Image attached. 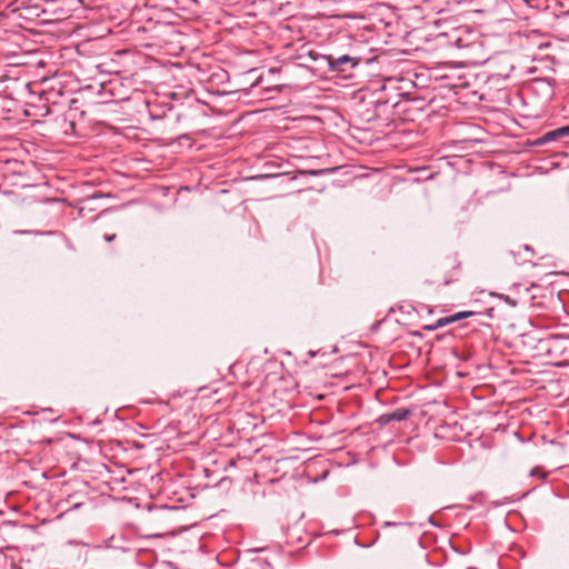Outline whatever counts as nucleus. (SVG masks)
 Returning a JSON list of instances; mask_svg holds the SVG:
<instances>
[{
  "label": "nucleus",
  "instance_id": "obj_1",
  "mask_svg": "<svg viewBox=\"0 0 569 569\" xmlns=\"http://www.w3.org/2000/svg\"><path fill=\"white\" fill-rule=\"evenodd\" d=\"M409 416V411L405 409H398L392 413L385 415L381 417L383 422H389L391 420H405Z\"/></svg>",
  "mask_w": 569,
  "mask_h": 569
},
{
  "label": "nucleus",
  "instance_id": "obj_2",
  "mask_svg": "<svg viewBox=\"0 0 569 569\" xmlns=\"http://www.w3.org/2000/svg\"><path fill=\"white\" fill-rule=\"evenodd\" d=\"M347 62H351L352 67H356L358 64V62L353 58L345 54V56H341V57L335 59L333 61H330V67H331V69H337Z\"/></svg>",
  "mask_w": 569,
  "mask_h": 569
},
{
  "label": "nucleus",
  "instance_id": "obj_3",
  "mask_svg": "<svg viewBox=\"0 0 569 569\" xmlns=\"http://www.w3.org/2000/svg\"><path fill=\"white\" fill-rule=\"evenodd\" d=\"M560 136L556 130H552V131H549L547 133H545L536 143L537 144H542V143H547V142H550V141H553L556 139H558Z\"/></svg>",
  "mask_w": 569,
  "mask_h": 569
},
{
  "label": "nucleus",
  "instance_id": "obj_4",
  "mask_svg": "<svg viewBox=\"0 0 569 569\" xmlns=\"http://www.w3.org/2000/svg\"><path fill=\"white\" fill-rule=\"evenodd\" d=\"M471 315H473V312H471V311L458 312L455 316L448 317L446 322H453V321L460 320L462 318H467V317H469Z\"/></svg>",
  "mask_w": 569,
  "mask_h": 569
},
{
  "label": "nucleus",
  "instance_id": "obj_5",
  "mask_svg": "<svg viewBox=\"0 0 569 569\" xmlns=\"http://www.w3.org/2000/svg\"><path fill=\"white\" fill-rule=\"evenodd\" d=\"M471 315H473V312H471V311L458 312L455 316L448 317L446 322H453V321L460 320L462 318H467V317H469Z\"/></svg>",
  "mask_w": 569,
  "mask_h": 569
},
{
  "label": "nucleus",
  "instance_id": "obj_6",
  "mask_svg": "<svg viewBox=\"0 0 569 569\" xmlns=\"http://www.w3.org/2000/svg\"><path fill=\"white\" fill-rule=\"evenodd\" d=\"M557 131L560 137L569 136V126L558 128Z\"/></svg>",
  "mask_w": 569,
  "mask_h": 569
},
{
  "label": "nucleus",
  "instance_id": "obj_7",
  "mask_svg": "<svg viewBox=\"0 0 569 569\" xmlns=\"http://www.w3.org/2000/svg\"><path fill=\"white\" fill-rule=\"evenodd\" d=\"M446 320H447V318L439 319V320H438V327H441V326L448 325L449 322H446Z\"/></svg>",
  "mask_w": 569,
  "mask_h": 569
},
{
  "label": "nucleus",
  "instance_id": "obj_8",
  "mask_svg": "<svg viewBox=\"0 0 569 569\" xmlns=\"http://www.w3.org/2000/svg\"><path fill=\"white\" fill-rule=\"evenodd\" d=\"M114 238V236L108 237L107 241H111Z\"/></svg>",
  "mask_w": 569,
  "mask_h": 569
}]
</instances>
